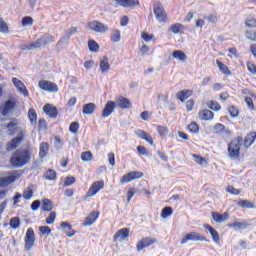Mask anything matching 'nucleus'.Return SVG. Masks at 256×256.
Here are the masks:
<instances>
[{"label": "nucleus", "mask_w": 256, "mask_h": 256, "mask_svg": "<svg viewBox=\"0 0 256 256\" xmlns=\"http://www.w3.org/2000/svg\"><path fill=\"white\" fill-rule=\"evenodd\" d=\"M198 117L201 121H213L215 113L209 109H204L198 113Z\"/></svg>", "instance_id": "obj_18"}, {"label": "nucleus", "mask_w": 256, "mask_h": 256, "mask_svg": "<svg viewBox=\"0 0 256 256\" xmlns=\"http://www.w3.org/2000/svg\"><path fill=\"white\" fill-rule=\"evenodd\" d=\"M184 29H185V26H183V24L174 23L170 26L169 31H171V33H174V35H177V33H179L180 31H183Z\"/></svg>", "instance_id": "obj_39"}, {"label": "nucleus", "mask_w": 256, "mask_h": 256, "mask_svg": "<svg viewBox=\"0 0 256 256\" xmlns=\"http://www.w3.org/2000/svg\"><path fill=\"white\" fill-rule=\"evenodd\" d=\"M143 175L144 174L141 171L128 172L120 178V185H125V183H131V181H135V179H141L143 178Z\"/></svg>", "instance_id": "obj_8"}, {"label": "nucleus", "mask_w": 256, "mask_h": 256, "mask_svg": "<svg viewBox=\"0 0 256 256\" xmlns=\"http://www.w3.org/2000/svg\"><path fill=\"white\" fill-rule=\"evenodd\" d=\"M117 107V104L114 101H108L104 109L102 111V117L105 119L109 117V115L113 114V111H115V108Z\"/></svg>", "instance_id": "obj_16"}, {"label": "nucleus", "mask_w": 256, "mask_h": 256, "mask_svg": "<svg viewBox=\"0 0 256 256\" xmlns=\"http://www.w3.org/2000/svg\"><path fill=\"white\" fill-rule=\"evenodd\" d=\"M249 224L245 222H234L232 224H228L229 229H247Z\"/></svg>", "instance_id": "obj_45"}, {"label": "nucleus", "mask_w": 256, "mask_h": 256, "mask_svg": "<svg viewBox=\"0 0 256 256\" xmlns=\"http://www.w3.org/2000/svg\"><path fill=\"white\" fill-rule=\"evenodd\" d=\"M141 39H143V41H145L146 43H149V41L155 40V35L149 34L147 32H142Z\"/></svg>", "instance_id": "obj_53"}, {"label": "nucleus", "mask_w": 256, "mask_h": 256, "mask_svg": "<svg viewBox=\"0 0 256 256\" xmlns=\"http://www.w3.org/2000/svg\"><path fill=\"white\" fill-rule=\"evenodd\" d=\"M38 87L42 91H47L48 93H57V91H59V86L48 80H40L38 82Z\"/></svg>", "instance_id": "obj_9"}, {"label": "nucleus", "mask_w": 256, "mask_h": 256, "mask_svg": "<svg viewBox=\"0 0 256 256\" xmlns=\"http://www.w3.org/2000/svg\"><path fill=\"white\" fill-rule=\"evenodd\" d=\"M127 237H129V228H122L114 234L113 239L114 241H119L121 239H127Z\"/></svg>", "instance_id": "obj_25"}, {"label": "nucleus", "mask_w": 256, "mask_h": 256, "mask_svg": "<svg viewBox=\"0 0 256 256\" xmlns=\"http://www.w3.org/2000/svg\"><path fill=\"white\" fill-rule=\"evenodd\" d=\"M31 161V150L19 148L13 152L10 163L13 167H25Z\"/></svg>", "instance_id": "obj_1"}, {"label": "nucleus", "mask_w": 256, "mask_h": 256, "mask_svg": "<svg viewBox=\"0 0 256 256\" xmlns=\"http://www.w3.org/2000/svg\"><path fill=\"white\" fill-rule=\"evenodd\" d=\"M172 57H174V59H178V61H187V54L182 50H175Z\"/></svg>", "instance_id": "obj_38"}, {"label": "nucleus", "mask_w": 256, "mask_h": 256, "mask_svg": "<svg viewBox=\"0 0 256 256\" xmlns=\"http://www.w3.org/2000/svg\"><path fill=\"white\" fill-rule=\"evenodd\" d=\"M21 225V220H19V217H13L10 219V227L12 229H19Z\"/></svg>", "instance_id": "obj_51"}, {"label": "nucleus", "mask_w": 256, "mask_h": 256, "mask_svg": "<svg viewBox=\"0 0 256 256\" xmlns=\"http://www.w3.org/2000/svg\"><path fill=\"white\" fill-rule=\"evenodd\" d=\"M192 157H193V159H194V161H195V163L197 164V165H201V166H203V165H205V166H207V165H209V161L206 159V158H203L201 155H199V154H192Z\"/></svg>", "instance_id": "obj_36"}, {"label": "nucleus", "mask_w": 256, "mask_h": 256, "mask_svg": "<svg viewBox=\"0 0 256 256\" xmlns=\"http://www.w3.org/2000/svg\"><path fill=\"white\" fill-rule=\"evenodd\" d=\"M22 25H23V27H27V25H33V17L25 16L22 19Z\"/></svg>", "instance_id": "obj_62"}, {"label": "nucleus", "mask_w": 256, "mask_h": 256, "mask_svg": "<svg viewBox=\"0 0 256 256\" xmlns=\"http://www.w3.org/2000/svg\"><path fill=\"white\" fill-rule=\"evenodd\" d=\"M226 191L231 195H240L241 193V189H236L233 185L227 186Z\"/></svg>", "instance_id": "obj_57"}, {"label": "nucleus", "mask_w": 256, "mask_h": 256, "mask_svg": "<svg viewBox=\"0 0 256 256\" xmlns=\"http://www.w3.org/2000/svg\"><path fill=\"white\" fill-rule=\"evenodd\" d=\"M23 141H25V133L20 131L19 136L6 143V150L15 151V149H17V147H19Z\"/></svg>", "instance_id": "obj_7"}, {"label": "nucleus", "mask_w": 256, "mask_h": 256, "mask_svg": "<svg viewBox=\"0 0 256 256\" xmlns=\"http://www.w3.org/2000/svg\"><path fill=\"white\" fill-rule=\"evenodd\" d=\"M203 227L206 229V231H209L214 243L219 244L220 243L219 232L209 224H203Z\"/></svg>", "instance_id": "obj_20"}, {"label": "nucleus", "mask_w": 256, "mask_h": 256, "mask_svg": "<svg viewBox=\"0 0 256 256\" xmlns=\"http://www.w3.org/2000/svg\"><path fill=\"white\" fill-rule=\"evenodd\" d=\"M211 215L215 223H223V221H227V219H229V212H224L223 214L212 212Z\"/></svg>", "instance_id": "obj_24"}, {"label": "nucleus", "mask_w": 256, "mask_h": 256, "mask_svg": "<svg viewBox=\"0 0 256 256\" xmlns=\"http://www.w3.org/2000/svg\"><path fill=\"white\" fill-rule=\"evenodd\" d=\"M206 105L211 111H221V104L215 100L208 101Z\"/></svg>", "instance_id": "obj_37"}, {"label": "nucleus", "mask_w": 256, "mask_h": 256, "mask_svg": "<svg viewBox=\"0 0 256 256\" xmlns=\"http://www.w3.org/2000/svg\"><path fill=\"white\" fill-rule=\"evenodd\" d=\"M48 153H49V143L42 142L40 144V148H39V157H40V159H45V157H47Z\"/></svg>", "instance_id": "obj_30"}, {"label": "nucleus", "mask_w": 256, "mask_h": 256, "mask_svg": "<svg viewBox=\"0 0 256 256\" xmlns=\"http://www.w3.org/2000/svg\"><path fill=\"white\" fill-rule=\"evenodd\" d=\"M246 39H249V41L256 42V31L255 30H247L246 31Z\"/></svg>", "instance_id": "obj_59"}, {"label": "nucleus", "mask_w": 256, "mask_h": 256, "mask_svg": "<svg viewBox=\"0 0 256 256\" xmlns=\"http://www.w3.org/2000/svg\"><path fill=\"white\" fill-rule=\"evenodd\" d=\"M60 227L63 230L67 229L66 235L68 237H73L75 235V233H76V231L73 230V226L71 224H69V222H61L60 223Z\"/></svg>", "instance_id": "obj_29"}, {"label": "nucleus", "mask_w": 256, "mask_h": 256, "mask_svg": "<svg viewBox=\"0 0 256 256\" xmlns=\"http://www.w3.org/2000/svg\"><path fill=\"white\" fill-rule=\"evenodd\" d=\"M99 219V211H92L84 220L83 226L89 227Z\"/></svg>", "instance_id": "obj_17"}, {"label": "nucleus", "mask_w": 256, "mask_h": 256, "mask_svg": "<svg viewBox=\"0 0 256 256\" xmlns=\"http://www.w3.org/2000/svg\"><path fill=\"white\" fill-rule=\"evenodd\" d=\"M111 69V66L109 65V58L107 56H104L100 60V71L101 73H107Z\"/></svg>", "instance_id": "obj_31"}, {"label": "nucleus", "mask_w": 256, "mask_h": 256, "mask_svg": "<svg viewBox=\"0 0 256 256\" xmlns=\"http://www.w3.org/2000/svg\"><path fill=\"white\" fill-rule=\"evenodd\" d=\"M6 127L8 128L10 135H15V133L19 131V121L14 118L11 122L7 124Z\"/></svg>", "instance_id": "obj_26"}, {"label": "nucleus", "mask_w": 256, "mask_h": 256, "mask_svg": "<svg viewBox=\"0 0 256 256\" xmlns=\"http://www.w3.org/2000/svg\"><path fill=\"white\" fill-rule=\"evenodd\" d=\"M44 179H46V181H57V172L53 169H48L44 173Z\"/></svg>", "instance_id": "obj_34"}, {"label": "nucleus", "mask_w": 256, "mask_h": 256, "mask_svg": "<svg viewBox=\"0 0 256 256\" xmlns=\"http://www.w3.org/2000/svg\"><path fill=\"white\" fill-rule=\"evenodd\" d=\"M135 135H137L139 139H142L143 141H146L147 143H149V145H153L154 143L153 137H151L149 133H147L144 130H141V129L136 130Z\"/></svg>", "instance_id": "obj_19"}, {"label": "nucleus", "mask_w": 256, "mask_h": 256, "mask_svg": "<svg viewBox=\"0 0 256 256\" xmlns=\"http://www.w3.org/2000/svg\"><path fill=\"white\" fill-rule=\"evenodd\" d=\"M33 187L28 186L27 189H25L23 191L22 197L23 199H25L26 201H29V199H31V197H33Z\"/></svg>", "instance_id": "obj_46"}, {"label": "nucleus", "mask_w": 256, "mask_h": 256, "mask_svg": "<svg viewBox=\"0 0 256 256\" xmlns=\"http://www.w3.org/2000/svg\"><path fill=\"white\" fill-rule=\"evenodd\" d=\"M117 106L120 107V109H131V101L128 98H125L123 96H120L118 99H116Z\"/></svg>", "instance_id": "obj_23"}, {"label": "nucleus", "mask_w": 256, "mask_h": 256, "mask_svg": "<svg viewBox=\"0 0 256 256\" xmlns=\"http://www.w3.org/2000/svg\"><path fill=\"white\" fill-rule=\"evenodd\" d=\"M15 107H17V102L15 100L6 101L1 107L3 117H7Z\"/></svg>", "instance_id": "obj_14"}, {"label": "nucleus", "mask_w": 256, "mask_h": 256, "mask_svg": "<svg viewBox=\"0 0 256 256\" xmlns=\"http://www.w3.org/2000/svg\"><path fill=\"white\" fill-rule=\"evenodd\" d=\"M43 111L46 115L50 116L51 119H57V116L59 115L57 107H55L53 104L44 105Z\"/></svg>", "instance_id": "obj_15"}, {"label": "nucleus", "mask_w": 256, "mask_h": 256, "mask_svg": "<svg viewBox=\"0 0 256 256\" xmlns=\"http://www.w3.org/2000/svg\"><path fill=\"white\" fill-rule=\"evenodd\" d=\"M70 133H73L74 135H77L79 132V122H72L69 126Z\"/></svg>", "instance_id": "obj_55"}, {"label": "nucleus", "mask_w": 256, "mask_h": 256, "mask_svg": "<svg viewBox=\"0 0 256 256\" xmlns=\"http://www.w3.org/2000/svg\"><path fill=\"white\" fill-rule=\"evenodd\" d=\"M243 143V137L238 136L237 138H234L230 143L228 144V157L230 159H239L241 157V145Z\"/></svg>", "instance_id": "obj_3"}, {"label": "nucleus", "mask_w": 256, "mask_h": 256, "mask_svg": "<svg viewBox=\"0 0 256 256\" xmlns=\"http://www.w3.org/2000/svg\"><path fill=\"white\" fill-rule=\"evenodd\" d=\"M82 161H91L93 159V153L86 151L81 154Z\"/></svg>", "instance_id": "obj_60"}, {"label": "nucleus", "mask_w": 256, "mask_h": 256, "mask_svg": "<svg viewBox=\"0 0 256 256\" xmlns=\"http://www.w3.org/2000/svg\"><path fill=\"white\" fill-rule=\"evenodd\" d=\"M247 66V70L249 71V73H251V75H256V65L255 63L248 61L246 63Z\"/></svg>", "instance_id": "obj_58"}, {"label": "nucleus", "mask_w": 256, "mask_h": 256, "mask_svg": "<svg viewBox=\"0 0 256 256\" xmlns=\"http://www.w3.org/2000/svg\"><path fill=\"white\" fill-rule=\"evenodd\" d=\"M173 215V208L171 206H166L161 211L162 219H167V217H171Z\"/></svg>", "instance_id": "obj_41"}, {"label": "nucleus", "mask_w": 256, "mask_h": 256, "mask_svg": "<svg viewBox=\"0 0 256 256\" xmlns=\"http://www.w3.org/2000/svg\"><path fill=\"white\" fill-rule=\"evenodd\" d=\"M193 95V90H181L176 93V99L181 101V103H185V100L189 99Z\"/></svg>", "instance_id": "obj_22"}, {"label": "nucleus", "mask_w": 256, "mask_h": 256, "mask_svg": "<svg viewBox=\"0 0 256 256\" xmlns=\"http://www.w3.org/2000/svg\"><path fill=\"white\" fill-rule=\"evenodd\" d=\"M214 133L216 135H221L223 133H225V125L221 124V123H217L214 125Z\"/></svg>", "instance_id": "obj_48"}, {"label": "nucleus", "mask_w": 256, "mask_h": 256, "mask_svg": "<svg viewBox=\"0 0 256 256\" xmlns=\"http://www.w3.org/2000/svg\"><path fill=\"white\" fill-rule=\"evenodd\" d=\"M12 83L20 95H23V97H27L29 95V90H27V87L23 81L19 80L18 78H12Z\"/></svg>", "instance_id": "obj_13"}, {"label": "nucleus", "mask_w": 256, "mask_h": 256, "mask_svg": "<svg viewBox=\"0 0 256 256\" xmlns=\"http://www.w3.org/2000/svg\"><path fill=\"white\" fill-rule=\"evenodd\" d=\"M96 109L97 105L95 103H88L83 106L82 113L83 115H93Z\"/></svg>", "instance_id": "obj_28"}, {"label": "nucleus", "mask_w": 256, "mask_h": 256, "mask_svg": "<svg viewBox=\"0 0 256 256\" xmlns=\"http://www.w3.org/2000/svg\"><path fill=\"white\" fill-rule=\"evenodd\" d=\"M0 32L9 33V26L7 25V22L3 20V18H0Z\"/></svg>", "instance_id": "obj_56"}, {"label": "nucleus", "mask_w": 256, "mask_h": 256, "mask_svg": "<svg viewBox=\"0 0 256 256\" xmlns=\"http://www.w3.org/2000/svg\"><path fill=\"white\" fill-rule=\"evenodd\" d=\"M88 29H90V31H95V33H107V31H109V26L97 20H93L88 22Z\"/></svg>", "instance_id": "obj_10"}, {"label": "nucleus", "mask_w": 256, "mask_h": 256, "mask_svg": "<svg viewBox=\"0 0 256 256\" xmlns=\"http://www.w3.org/2000/svg\"><path fill=\"white\" fill-rule=\"evenodd\" d=\"M55 219H57V213L50 212V214L46 218V225H53L55 223Z\"/></svg>", "instance_id": "obj_54"}, {"label": "nucleus", "mask_w": 256, "mask_h": 256, "mask_svg": "<svg viewBox=\"0 0 256 256\" xmlns=\"http://www.w3.org/2000/svg\"><path fill=\"white\" fill-rule=\"evenodd\" d=\"M19 177V174L7 177H0V187H7V185H11V183H15V180L19 179Z\"/></svg>", "instance_id": "obj_21"}, {"label": "nucleus", "mask_w": 256, "mask_h": 256, "mask_svg": "<svg viewBox=\"0 0 256 256\" xmlns=\"http://www.w3.org/2000/svg\"><path fill=\"white\" fill-rule=\"evenodd\" d=\"M188 241H209V240H207V238L203 236L201 233L190 232L182 238L181 245H185V243H188Z\"/></svg>", "instance_id": "obj_11"}, {"label": "nucleus", "mask_w": 256, "mask_h": 256, "mask_svg": "<svg viewBox=\"0 0 256 256\" xmlns=\"http://www.w3.org/2000/svg\"><path fill=\"white\" fill-rule=\"evenodd\" d=\"M156 131L158 135H160V137L163 138V137H167V134L169 133V128H167V126L157 125Z\"/></svg>", "instance_id": "obj_44"}, {"label": "nucleus", "mask_w": 256, "mask_h": 256, "mask_svg": "<svg viewBox=\"0 0 256 256\" xmlns=\"http://www.w3.org/2000/svg\"><path fill=\"white\" fill-rule=\"evenodd\" d=\"M28 119L31 125H37V111L35 108H30L28 110Z\"/></svg>", "instance_id": "obj_35"}, {"label": "nucleus", "mask_w": 256, "mask_h": 256, "mask_svg": "<svg viewBox=\"0 0 256 256\" xmlns=\"http://www.w3.org/2000/svg\"><path fill=\"white\" fill-rule=\"evenodd\" d=\"M219 99L222 103H225V101H229V99H231V95L229 92H222L219 94Z\"/></svg>", "instance_id": "obj_61"}, {"label": "nucleus", "mask_w": 256, "mask_h": 256, "mask_svg": "<svg viewBox=\"0 0 256 256\" xmlns=\"http://www.w3.org/2000/svg\"><path fill=\"white\" fill-rule=\"evenodd\" d=\"M154 15L159 23H167L169 21V17L167 16V11L163 7L161 2H157L153 6Z\"/></svg>", "instance_id": "obj_4"}, {"label": "nucleus", "mask_w": 256, "mask_h": 256, "mask_svg": "<svg viewBox=\"0 0 256 256\" xmlns=\"http://www.w3.org/2000/svg\"><path fill=\"white\" fill-rule=\"evenodd\" d=\"M35 245V230L28 228L24 237V247L26 251H31Z\"/></svg>", "instance_id": "obj_6"}, {"label": "nucleus", "mask_w": 256, "mask_h": 256, "mask_svg": "<svg viewBox=\"0 0 256 256\" xmlns=\"http://www.w3.org/2000/svg\"><path fill=\"white\" fill-rule=\"evenodd\" d=\"M39 231L42 235H51V227L49 226H40Z\"/></svg>", "instance_id": "obj_63"}, {"label": "nucleus", "mask_w": 256, "mask_h": 256, "mask_svg": "<svg viewBox=\"0 0 256 256\" xmlns=\"http://www.w3.org/2000/svg\"><path fill=\"white\" fill-rule=\"evenodd\" d=\"M75 183V177L68 176L64 181V187H71Z\"/></svg>", "instance_id": "obj_64"}, {"label": "nucleus", "mask_w": 256, "mask_h": 256, "mask_svg": "<svg viewBox=\"0 0 256 256\" xmlns=\"http://www.w3.org/2000/svg\"><path fill=\"white\" fill-rule=\"evenodd\" d=\"M228 113L232 118L239 117V109L237 108V106H233V105L229 106Z\"/></svg>", "instance_id": "obj_49"}, {"label": "nucleus", "mask_w": 256, "mask_h": 256, "mask_svg": "<svg viewBox=\"0 0 256 256\" xmlns=\"http://www.w3.org/2000/svg\"><path fill=\"white\" fill-rule=\"evenodd\" d=\"M255 139H256V132L248 133L244 138V147H246V149H248V147H251V145L255 143Z\"/></svg>", "instance_id": "obj_27"}, {"label": "nucleus", "mask_w": 256, "mask_h": 256, "mask_svg": "<svg viewBox=\"0 0 256 256\" xmlns=\"http://www.w3.org/2000/svg\"><path fill=\"white\" fill-rule=\"evenodd\" d=\"M48 43H55V37L53 35H47L46 38H38L32 44L21 45V51H33V49H41V47H45Z\"/></svg>", "instance_id": "obj_2"}, {"label": "nucleus", "mask_w": 256, "mask_h": 256, "mask_svg": "<svg viewBox=\"0 0 256 256\" xmlns=\"http://www.w3.org/2000/svg\"><path fill=\"white\" fill-rule=\"evenodd\" d=\"M88 49L91 53H97L99 51V44L95 40H88Z\"/></svg>", "instance_id": "obj_42"}, {"label": "nucleus", "mask_w": 256, "mask_h": 256, "mask_svg": "<svg viewBox=\"0 0 256 256\" xmlns=\"http://www.w3.org/2000/svg\"><path fill=\"white\" fill-rule=\"evenodd\" d=\"M41 210L44 212L53 211V202L47 198L42 199Z\"/></svg>", "instance_id": "obj_33"}, {"label": "nucleus", "mask_w": 256, "mask_h": 256, "mask_svg": "<svg viewBox=\"0 0 256 256\" xmlns=\"http://www.w3.org/2000/svg\"><path fill=\"white\" fill-rule=\"evenodd\" d=\"M110 41H112V43H119V41H121V31L112 30Z\"/></svg>", "instance_id": "obj_43"}, {"label": "nucleus", "mask_w": 256, "mask_h": 256, "mask_svg": "<svg viewBox=\"0 0 256 256\" xmlns=\"http://www.w3.org/2000/svg\"><path fill=\"white\" fill-rule=\"evenodd\" d=\"M253 99H255V97L246 96L244 98V101H245L248 109H250V111H254L255 110V104L253 103Z\"/></svg>", "instance_id": "obj_47"}, {"label": "nucleus", "mask_w": 256, "mask_h": 256, "mask_svg": "<svg viewBox=\"0 0 256 256\" xmlns=\"http://www.w3.org/2000/svg\"><path fill=\"white\" fill-rule=\"evenodd\" d=\"M157 243V239L151 237H144L140 241H138L136 245L137 251H143V249H147V247H151V245H155Z\"/></svg>", "instance_id": "obj_12"}, {"label": "nucleus", "mask_w": 256, "mask_h": 256, "mask_svg": "<svg viewBox=\"0 0 256 256\" xmlns=\"http://www.w3.org/2000/svg\"><path fill=\"white\" fill-rule=\"evenodd\" d=\"M216 65H217L219 71H221L223 73V75H226L227 77L232 75L231 70H229V67H227V65H225L220 60H216Z\"/></svg>", "instance_id": "obj_32"}, {"label": "nucleus", "mask_w": 256, "mask_h": 256, "mask_svg": "<svg viewBox=\"0 0 256 256\" xmlns=\"http://www.w3.org/2000/svg\"><path fill=\"white\" fill-rule=\"evenodd\" d=\"M187 129L190 133H197L199 131V124H197V122L192 121L188 126Z\"/></svg>", "instance_id": "obj_50"}, {"label": "nucleus", "mask_w": 256, "mask_h": 256, "mask_svg": "<svg viewBox=\"0 0 256 256\" xmlns=\"http://www.w3.org/2000/svg\"><path fill=\"white\" fill-rule=\"evenodd\" d=\"M238 205L242 209H255V204L249 200H240L238 201Z\"/></svg>", "instance_id": "obj_40"}, {"label": "nucleus", "mask_w": 256, "mask_h": 256, "mask_svg": "<svg viewBox=\"0 0 256 256\" xmlns=\"http://www.w3.org/2000/svg\"><path fill=\"white\" fill-rule=\"evenodd\" d=\"M102 189H105V181L99 180V181L93 182L89 187L85 198L88 199L89 197H95V195L98 194L99 191H101Z\"/></svg>", "instance_id": "obj_5"}, {"label": "nucleus", "mask_w": 256, "mask_h": 256, "mask_svg": "<svg viewBox=\"0 0 256 256\" xmlns=\"http://www.w3.org/2000/svg\"><path fill=\"white\" fill-rule=\"evenodd\" d=\"M245 25H246V27H248L249 29H255V27H256V19L253 18V17H248V18L245 20Z\"/></svg>", "instance_id": "obj_52"}]
</instances>
